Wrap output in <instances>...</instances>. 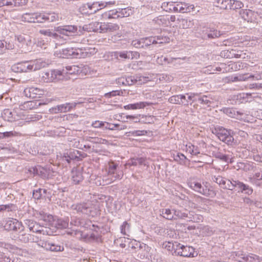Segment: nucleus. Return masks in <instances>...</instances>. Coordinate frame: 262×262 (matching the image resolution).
Listing matches in <instances>:
<instances>
[{
    "mask_svg": "<svg viewBox=\"0 0 262 262\" xmlns=\"http://www.w3.org/2000/svg\"><path fill=\"white\" fill-rule=\"evenodd\" d=\"M168 245H166V247H168V250H170V248L172 245V248L176 249L175 252L177 251L178 254L183 257H193L198 255V252L192 247H185L177 243H176L175 244L168 243Z\"/></svg>",
    "mask_w": 262,
    "mask_h": 262,
    "instance_id": "obj_1",
    "label": "nucleus"
},
{
    "mask_svg": "<svg viewBox=\"0 0 262 262\" xmlns=\"http://www.w3.org/2000/svg\"><path fill=\"white\" fill-rule=\"evenodd\" d=\"M187 184L189 188L204 195L212 196L215 195L214 191L211 189V186L207 183L203 186L199 182L190 180Z\"/></svg>",
    "mask_w": 262,
    "mask_h": 262,
    "instance_id": "obj_2",
    "label": "nucleus"
},
{
    "mask_svg": "<svg viewBox=\"0 0 262 262\" xmlns=\"http://www.w3.org/2000/svg\"><path fill=\"white\" fill-rule=\"evenodd\" d=\"M85 49L76 47H68L62 49L60 52L63 55L62 57L75 58H84L88 54Z\"/></svg>",
    "mask_w": 262,
    "mask_h": 262,
    "instance_id": "obj_3",
    "label": "nucleus"
},
{
    "mask_svg": "<svg viewBox=\"0 0 262 262\" xmlns=\"http://www.w3.org/2000/svg\"><path fill=\"white\" fill-rule=\"evenodd\" d=\"M62 79L63 74L60 70H50L42 73L41 80L44 82H51Z\"/></svg>",
    "mask_w": 262,
    "mask_h": 262,
    "instance_id": "obj_4",
    "label": "nucleus"
},
{
    "mask_svg": "<svg viewBox=\"0 0 262 262\" xmlns=\"http://www.w3.org/2000/svg\"><path fill=\"white\" fill-rule=\"evenodd\" d=\"M174 220H177L178 219H184L185 218L188 217L190 221H193L194 222H198L202 220L203 217L202 216H194L190 212L186 210H182L179 209L174 210Z\"/></svg>",
    "mask_w": 262,
    "mask_h": 262,
    "instance_id": "obj_5",
    "label": "nucleus"
},
{
    "mask_svg": "<svg viewBox=\"0 0 262 262\" xmlns=\"http://www.w3.org/2000/svg\"><path fill=\"white\" fill-rule=\"evenodd\" d=\"M216 136L219 139L228 145H232L234 141L233 136L231 135L230 131L221 127L216 130Z\"/></svg>",
    "mask_w": 262,
    "mask_h": 262,
    "instance_id": "obj_6",
    "label": "nucleus"
},
{
    "mask_svg": "<svg viewBox=\"0 0 262 262\" xmlns=\"http://www.w3.org/2000/svg\"><path fill=\"white\" fill-rule=\"evenodd\" d=\"M71 209L76 211L77 213L90 215L91 214L92 207L90 203H80L74 204L71 206Z\"/></svg>",
    "mask_w": 262,
    "mask_h": 262,
    "instance_id": "obj_7",
    "label": "nucleus"
},
{
    "mask_svg": "<svg viewBox=\"0 0 262 262\" xmlns=\"http://www.w3.org/2000/svg\"><path fill=\"white\" fill-rule=\"evenodd\" d=\"M173 11L182 13L193 12L195 7L193 5L185 2H177L176 6H173Z\"/></svg>",
    "mask_w": 262,
    "mask_h": 262,
    "instance_id": "obj_8",
    "label": "nucleus"
},
{
    "mask_svg": "<svg viewBox=\"0 0 262 262\" xmlns=\"http://www.w3.org/2000/svg\"><path fill=\"white\" fill-rule=\"evenodd\" d=\"M24 224L29 228L30 231L45 234L43 227L40 226L35 221L31 220H26L24 221Z\"/></svg>",
    "mask_w": 262,
    "mask_h": 262,
    "instance_id": "obj_9",
    "label": "nucleus"
},
{
    "mask_svg": "<svg viewBox=\"0 0 262 262\" xmlns=\"http://www.w3.org/2000/svg\"><path fill=\"white\" fill-rule=\"evenodd\" d=\"M118 165L113 162L108 163V174L110 176H112V181H114L118 179H121L123 176L122 171H117Z\"/></svg>",
    "mask_w": 262,
    "mask_h": 262,
    "instance_id": "obj_10",
    "label": "nucleus"
},
{
    "mask_svg": "<svg viewBox=\"0 0 262 262\" xmlns=\"http://www.w3.org/2000/svg\"><path fill=\"white\" fill-rule=\"evenodd\" d=\"M231 185H232L229 190H233L235 187L239 189V191L241 192L245 191V193L249 195L252 194L253 189L248 185L244 184L238 181L232 180L231 181Z\"/></svg>",
    "mask_w": 262,
    "mask_h": 262,
    "instance_id": "obj_11",
    "label": "nucleus"
},
{
    "mask_svg": "<svg viewBox=\"0 0 262 262\" xmlns=\"http://www.w3.org/2000/svg\"><path fill=\"white\" fill-rule=\"evenodd\" d=\"M221 35L220 31L213 28H206L202 31L203 38L205 39L218 38Z\"/></svg>",
    "mask_w": 262,
    "mask_h": 262,
    "instance_id": "obj_12",
    "label": "nucleus"
},
{
    "mask_svg": "<svg viewBox=\"0 0 262 262\" xmlns=\"http://www.w3.org/2000/svg\"><path fill=\"white\" fill-rule=\"evenodd\" d=\"M32 68V67L28 61L19 62L12 67V71L15 73L29 72L31 71Z\"/></svg>",
    "mask_w": 262,
    "mask_h": 262,
    "instance_id": "obj_13",
    "label": "nucleus"
},
{
    "mask_svg": "<svg viewBox=\"0 0 262 262\" xmlns=\"http://www.w3.org/2000/svg\"><path fill=\"white\" fill-rule=\"evenodd\" d=\"M77 30V26L74 25L59 26L55 28V31L61 34L66 36H69L71 33L76 32Z\"/></svg>",
    "mask_w": 262,
    "mask_h": 262,
    "instance_id": "obj_14",
    "label": "nucleus"
},
{
    "mask_svg": "<svg viewBox=\"0 0 262 262\" xmlns=\"http://www.w3.org/2000/svg\"><path fill=\"white\" fill-rule=\"evenodd\" d=\"M239 14L243 19L248 22L254 21L256 15L254 12L249 9L240 10Z\"/></svg>",
    "mask_w": 262,
    "mask_h": 262,
    "instance_id": "obj_15",
    "label": "nucleus"
},
{
    "mask_svg": "<svg viewBox=\"0 0 262 262\" xmlns=\"http://www.w3.org/2000/svg\"><path fill=\"white\" fill-rule=\"evenodd\" d=\"M213 182L218 184L223 189H229L232 186L231 185V181L226 180L225 178L222 176H218L217 177L214 176L212 178Z\"/></svg>",
    "mask_w": 262,
    "mask_h": 262,
    "instance_id": "obj_16",
    "label": "nucleus"
},
{
    "mask_svg": "<svg viewBox=\"0 0 262 262\" xmlns=\"http://www.w3.org/2000/svg\"><path fill=\"white\" fill-rule=\"evenodd\" d=\"M81 72V68L76 65L67 66L64 69H63L61 71L63 74V78L65 74H77L80 73Z\"/></svg>",
    "mask_w": 262,
    "mask_h": 262,
    "instance_id": "obj_17",
    "label": "nucleus"
},
{
    "mask_svg": "<svg viewBox=\"0 0 262 262\" xmlns=\"http://www.w3.org/2000/svg\"><path fill=\"white\" fill-rule=\"evenodd\" d=\"M103 23L95 22L91 23L88 25H84L83 27V29L88 31L99 32L102 33Z\"/></svg>",
    "mask_w": 262,
    "mask_h": 262,
    "instance_id": "obj_18",
    "label": "nucleus"
},
{
    "mask_svg": "<svg viewBox=\"0 0 262 262\" xmlns=\"http://www.w3.org/2000/svg\"><path fill=\"white\" fill-rule=\"evenodd\" d=\"M102 33H112L116 32L119 29V26L116 24L110 23H103L102 27Z\"/></svg>",
    "mask_w": 262,
    "mask_h": 262,
    "instance_id": "obj_19",
    "label": "nucleus"
},
{
    "mask_svg": "<svg viewBox=\"0 0 262 262\" xmlns=\"http://www.w3.org/2000/svg\"><path fill=\"white\" fill-rule=\"evenodd\" d=\"M177 21L183 29L191 28L194 25V20L187 18H178Z\"/></svg>",
    "mask_w": 262,
    "mask_h": 262,
    "instance_id": "obj_20",
    "label": "nucleus"
},
{
    "mask_svg": "<svg viewBox=\"0 0 262 262\" xmlns=\"http://www.w3.org/2000/svg\"><path fill=\"white\" fill-rule=\"evenodd\" d=\"M227 54V58H242L245 59L248 56L246 55V53L244 52L243 51H236L234 50H231L230 51H227L226 52Z\"/></svg>",
    "mask_w": 262,
    "mask_h": 262,
    "instance_id": "obj_21",
    "label": "nucleus"
},
{
    "mask_svg": "<svg viewBox=\"0 0 262 262\" xmlns=\"http://www.w3.org/2000/svg\"><path fill=\"white\" fill-rule=\"evenodd\" d=\"M31 66L32 67L31 71L38 70L42 68L46 67L48 63L42 59H38L34 61L30 62Z\"/></svg>",
    "mask_w": 262,
    "mask_h": 262,
    "instance_id": "obj_22",
    "label": "nucleus"
},
{
    "mask_svg": "<svg viewBox=\"0 0 262 262\" xmlns=\"http://www.w3.org/2000/svg\"><path fill=\"white\" fill-rule=\"evenodd\" d=\"M24 92L25 93H29V97L35 98L37 97V95H41L42 91L39 89L32 87L25 89Z\"/></svg>",
    "mask_w": 262,
    "mask_h": 262,
    "instance_id": "obj_23",
    "label": "nucleus"
},
{
    "mask_svg": "<svg viewBox=\"0 0 262 262\" xmlns=\"http://www.w3.org/2000/svg\"><path fill=\"white\" fill-rule=\"evenodd\" d=\"M222 111H223L224 113L231 118H237L239 115H243V113L236 111L235 109L233 108L224 107Z\"/></svg>",
    "mask_w": 262,
    "mask_h": 262,
    "instance_id": "obj_24",
    "label": "nucleus"
},
{
    "mask_svg": "<svg viewBox=\"0 0 262 262\" xmlns=\"http://www.w3.org/2000/svg\"><path fill=\"white\" fill-rule=\"evenodd\" d=\"M8 226V229L10 230L17 231V229H19L22 225L20 222H19L17 220H15L14 221H8L5 227H7Z\"/></svg>",
    "mask_w": 262,
    "mask_h": 262,
    "instance_id": "obj_25",
    "label": "nucleus"
},
{
    "mask_svg": "<svg viewBox=\"0 0 262 262\" xmlns=\"http://www.w3.org/2000/svg\"><path fill=\"white\" fill-rule=\"evenodd\" d=\"M186 150L187 152L194 156H197L201 153L199 147L190 143L186 145Z\"/></svg>",
    "mask_w": 262,
    "mask_h": 262,
    "instance_id": "obj_26",
    "label": "nucleus"
},
{
    "mask_svg": "<svg viewBox=\"0 0 262 262\" xmlns=\"http://www.w3.org/2000/svg\"><path fill=\"white\" fill-rule=\"evenodd\" d=\"M72 180L75 184H78L82 181L83 178L82 173L80 171L73 170L72 171Z\"/></svg>",
    "mask_w": 262,
    "mask_h": 262,
    "instance_id": "obj_27",
    "label": "nucleus"
},
{
    "mask_svg": "<svg viewBox=\"0 0 262 262\" xmlns=\"http://www.w3.org/2000/svg\"><path fill=\"white\" fill-rule=\"evenodd\" d=\"M145 159L142 157L131 159L128 162L127 165L130 166H137L138 165H146Z\"/></svg>",
    "mask_w": 262,
    "mask_h": 262,
    "instance_id": "obj_28",
    "label": "nucleus"
},
{
    "mask_svg": "<svg viewBox=\"0 0 262 262\" xmlns=\"http://www.w3.org/2000/svg\"><path fill=\"white\" fill-rule=\"evenodd\" d=\"M161 215L167 220H174V211L169 209H163L161 211Z\"/></svg>",
    "mask_w": 262,
    "mask_h": 262,
    "instance_id": "obj_29",
    "label": "nucleus"
},
{
    "mask_svg": "<svg viewBox=\"0 0 262 262\" xmlns=\"http://www.w3.org/2000/svg\"><path fill=\"white\" fill-rule=\"evenodd\" d=\"M63 250L64 248L63 246L50 242L49 243L48 249H47V251H50L52 252L62 251Z\"/></svg>",
    "mask_w": 262,
    "mask_h": 262,
    "instance_id": "obj_30",
    "label": "nucleus"
},
{
    "mask_svg": "<svg viewBox=\"0 0 262 262\" xmlns=\"http://www.w3.org/2000/svg\"><path fill=\"white\" fill-rule=\"evenodd\" d=\"M106 124L107 126H105L106 129L114 130L115 129L123 130L126 128V126L125 125H120L119 124H111L108 122H106Z\"/></svg>",
    "mask_w": 262,
    "mask_h": 262,
    "instance_id": "obj_31",
    "label": "nucleus"
},
{
    "mask_svg": "<svg viewBox=\"0 0 262 262\" xmlns=\"http://www.w3.org/2000/svg\"><path fill=\"white\" fill-rule=\"evenodd\" d=\"M132 248L136 249V251H143L148 249V246L146 244L136 241L132 243Z\"/></svg>",
    "mask_w": 262,
    "mask_h": 262,
    "instance_id": "obj_32",
    "label": "nucleus"
},
{
    "mask_svg": "<svg viewBox=\"0 0 262 262\" xmlns=\"http://www.w3.org/2000/svg\"><path fill=\"white\" fill-rule=\"evenodd\" d=\"M34 23H43L46 21V13H34Z\"/></svg>",
    "mask_w": 262,
    "mask_h": 262,
    "instance_id": "obj_33",
    "label": "nucleus"
},
{
    "mask_svg": "<svg viewBox=\"0 0 262 262\" xmlns=\"http://www.w3.org/2000/svg\"><path fill=\"white\" fill-rule=\"evenodd\" d=\"M2 116L5 120L11 122L14 120L12 112L9 109L4 110L2 114Z\"/></svg>",
    "mask_w": 262,
    "mask_h": 262,
    "instance_id": "obj_34",
    "label": "nucleus"
},
{
    "mask_svg": "<svg viewBox=\"0 0 262 262\" xmlns=\"http://www.w3.org/2000/svg\"><path fill=\"white\" fill-rule=\"evenodd\" d=\"M119 14L118 16L119 17H127L132 14L133 10L131 8H119Z\"/></svg>",
    "mask_w": 262,
    "mask_h": 262,
    "instance_id": "obj_35",
    "label": "nucleus"
},
{
    "mask_svg": "<svg viewBox=\"0 0 262 262\" xmlns=\"http://www.w3.org/2000/svg\"><path fill=\"white\" fill-rule=\"evenodd\" d=\"M34 13H26L24 14L21 16V19L24 21L28 23H34Z\"/></svg>",
    "mask_w": 262,
    "mask_h": 262,
    "instance_id": "obj_36",
    "label": "nucleus"
},
{
    "mask_svg": "<svg viewBox=\"0 0 262 262\" xmlns=\"http://www.w3.org/2000/svg\"><path fill=\"white\" fill-rule=\"evenodd\" d=\"M46 21L54 22L58 20V15L55 13H46Z\"/></svg>",
    "mask_w": 262,
    "mask_h": 262,
    "instance_id": "obj_37",
    "label": "nucleus"
},
{
    "mask_svg": "<svg viewBox=\"0 0 262 262\" xmlns=\"http://www.w3.org/2000/svg\"><path fill=\"white\" fill-rule=\"evenodd\" d=\"M131 45L136 48H145L143 38L133 40L131 42Z\"/></svg>",
    "mask_w": 262,
    "mask_h": 262,
    "instance_id": "obj_38",
    "label": "nucleus"
},
{
    "mask_svg": "<svg viewBox=\"0 0 262 262\" xmlns=\"http://www.w3.org/2000/svg\"><path fill=\"white\" fill-rule=\"evenodd\" d=\"M145 106L144 103L139 102L134 104H129L124 106L126 110H135L138 108H141Z\"/></svg>",
    "mask_w": 262,
    "mask_h": 262,
    "instance_id": "obj_39",
    "label": "nucleus"
},
{
    "mask_svg": "<svg viewBox=\"0 0 262 262\" xmlns=\"http://www.w3.org/2000/svg\"><path fill=\"white\" fill-rule=\"evenodd\" d=\"M42 170H43V169L41 167H31L28 170V172L30 173V174H32L33 176H41L42 173Z\"/></svg>",
    "mask_w": 262,
    "mask_h": 262,
    "instance_id": "obj_40",
    "label": "nucleus"
},
{
    "mask_svg": "<svg viewBox=\"0 0 262 262\" xmlns=\"http://www.w3.org/2000/svg\"><path fill=\"white\" fill-rule=\"evenodd\" d=\"M119 9L118 10H112L109 11L108 12L105 13L106 17L108 18H117L119 17L118 14H119Z\"/></svg>",
    "mask_w": 262,
    "mask_h": 262,
    "instance_id": "obj_41",
    "label": "nucleus"
},
{
    "mask_svg": "<svg viewBox=\"0 0 262 262\" xmlns=\"http://www.w3.org/2000/svg\"><path fill=\"white\" fill-rule=\"evenodd\" d=\"M53 111H54L55 113L61 112L66 113L68 112L66 103L56 106L55 107L53 108Z\"/></svg>",
    "mask_w": 262,
    "mask_h": 262,
    "instance_id": "obj_42",
    "label": "nucleus"
},
{
    "mask_svg": "<svg viewBox=\"0 0 262 262\" xmlns=\"http://www.w3.org/2000/svg\"><path fill=\"white\" fill-rule=\"evenodd\" d=\"M221 1V5H220V8L223 9H230L231 5V0H217L216 3L219 4Z\"/></svg>",
    "mask_w": 262,
    "mask_h": 262,
    "instance_id": "obj_43",
    "label": "nucleus"
},
{
    "mask_svg": "<svg viewBox=\"0 0 262 262\" xmlns=\"http://www.w3.org/2000/svg\"><path fill=\"white\" fill-rule=\"evenodd\" d=\"M136 84L141 85L146 83L149 81V78L140 75H136Z\"/></svg>",
    "mask_w": 262,
    "mask_h": 262,
    "instance_id": "obj_44",
    "label": "nucleus"
},
{
    "mask_svg": "<svg viewBox=\"0 0 262 262\" xmlns=\"http://www.w3.org/2000/svg\"><path fill=\"white\" fill-rule=\"evenodd\" d=\"M229 9L235 10L241 9L243 7V4L238 1L231 0Z\"/></svg>",
    "mask_w": 262,
    "mask_h": 262,
    "instance_id": "obj_45",
    "label": "nucleus"
},
{
    "mask_svg": "<svg viewBox=\"0 0 262 262\" xmlns=\"http://www.w3.org/2000/svg\"><path fill=\"white\" fill-rule=\"evenodd\" d=\"M143 40H144V46L145 48L150 46L152 44L157 43V42L156 41V38H154V37L143 38Z\"/></svg>",
    "mask_w": 262,
    "mask_h": 262,
    "instance_id": "obj_46",
    "label": "nucleus"
},
{
    "mask_svg": "<svg viewBox=\"0 0 262 262\" xmlns=\"http://www.w3.org/2000/svg\"><path fill=\"white\" fill-rule=\"evenodd\" d=\"M197 102L200 103L201 104H206L207 105H209L211 101L209 99L207 96L204 95L203 96H200L198 95V97L197 98Z\"/></svg>",
    "mask_w": 262,
    "mask_h": 262,
    "instance_id": "obj_47",
    "label": "nucleus"
},
{
    "mask_svg": "<svg viewBox=\"0 0 262 262\" xmlns=\"http://www.w3.org/2000/svg\"><path fill=\"white\" fill-rule=\"evenodd\" d=\"M173 60V58H168L166 57L162 56L157 58V62L161 64H166L171 62Z\"/></svg>",
    "mask_w": 262,
    "mask_h": 262,
    "instance_id": "obj_48",
    "label": "nucleus"
},
{
    "mask_svg": "<svg viewBox=\"0 0 262 262\" xmlns=\"http://www.w3.org/2000/svg\"><path fill=\"white\" fill-rule=\"evenodd\" d=\"M73 154H75V151H70L69 153L64 154V155L62 157V160L66 161L68 163H70L71 160H73L77 157L76 156H74Z\"/></svg>",
    "mask_w": 262,
    "mask_h": 262,
    "instance_id": "obj_49",
    "label": "nucleus"
},
{
    "mask_svg": "<svg viewBox=\"0 0 262 262\" xmlns=\"http://www.w3.org/2000/svg\"><path fill=\"white\" fill-rule=\"evenodd\" d=\"M154 38H156V41L157 42V43L160 44L169 42L170 40L169 37L162 35L155 36Z\"/></svg>",
    "mask_w": 262,
    "mask_h": 262,
    "instance_id": "obj_50",
    "label": "nucleus"
},
{
    "mask_svg": "<svg viewBox=\"0 0 262 262\" xmlns=\"http://www.w3.org/2000/svg\"><path fill=\"white\" fill-rule=\"evenodd\" d=\"M222 70V69L220 67H216L214 68V67L212 66H209L206 67L204 72L208 74H214L216 71L220 72Z\"/></svg>",
    "mask_w": 262,
    "mask_h": 262,
    "instance_id": "obj_51",
    "label": "nucleus"
},
{
    "mask_svg": "<svg viewBox=\"0 0 262 262\" xmlns=\"http://www.w3.org/2000/svg\"><path fill=\"white\" fill-rule=\"evenodd\" d=\"M181 99L180 95H174L169 98V101L171 103L181 104L183 103Z\"/></svg>",
    "mask_w": 262,
    "mask_h": 262,
    "instance_id": "obj_52",
    "label": "nucleus"
},
{
    "mask_svg": "<svg viewBox=\"0 0 262 262\" xmlns=\"http://www.w3.org/2000/svg\"><path fill=\"white\" fill-rule=\"evenodd\" d=\"M86 5L90 10H91V13H95L101 9V8H98V2H94L92 4H87Z\"/></svg>",
    "mask_w": 262,
    "mask_h": 262,
    "instance_id": "obj_53",
    "label": "nucleus"
},
{
    "mask_svg": "<svg viewBox=\"0 0 262 262\" xmlns=\"http://www.w3.org/2000/svg\"><path fill=\"white\" fill-rule=\"evenodd\" d=\"M31 234L28 233L21 234L19 235L18 238L21 242L27 243L30 242Z\"/></svg>",
    "mask_w": 262,
    "mask_h": 262,
    "instance_id": "obj_54",
    "label": "nucleus"
},
{
    "mask_svg": "<svg viewBox=\"0 0 262 262\" xmlns=\"http://www.w3.org/2000/svg\"><path fill=\"white\" fill-rule=\"evenodd\" d=\"M56 225L58 228H66L68 227L69 224L67 221L59 219L57 221Z\"/></svg>",
    "mask_w": 262,
    "mask_h": 262,
    "instance_id": "obj_55",
    "label": "nucleus"
},
{
    "mask_svg": "<svg viewBox=\"0 0 262 262\" xmlns=\"http://www.w3.org/2000/svg\"><path fill=\"white\" fill-rule=\"evenodd\" d=\"M126 85H132L133 84H136V76H130L127 77H125Z\"/></svg>",
    "mask_w": 262,
    "mask_h": 262,
    "instance_id": "obj_56",
    "label": "nucleus"
},
{
    "mask_svg": "<svg viewBox=\"0 0 262 262\" xmlns=\"http://www.w3.org/2000/svg\"><path fill=\"white\" fill-rule=\"evenodd\" d=\"M122 255V254L116 253L115 254H111L110 256V258H109L110 262L112 261L115 262H119L122 259L120 258L121 256Z\"/></svg>",
    "mask_w": 262,
    "mask_h": 262,
    "instance_id": "obj_57",
    "label": "nucleus"
},
{
    "mask_svg": "<svg viewBox=\"0 0 262 262\" xmlns=\"http://www.w3.org/2000/svg\"><path fill=\"white\" fill-rule=\"evenodd\" d=\"M129 224L126 222H123V224L121 225V226L120 227L121 232L122 234L126 235V234H127V232L129 231Z\"/></svg>",
    "mask_w": 262,
    "mask_h": 262,
    "instance_id": "obj_58",
    "label": "nucleus"
},
{
    "mask_svg": "<svg viewBox=\"0 0 262 262\" xmlns=\"http://www.w3.org/2000/svg\"><path fill=\"white\" fill-rule=\"evenodd\" d=\"M107 122H103L99 120L95 121L92 124V126L94 128H101L105 126Z\"/></svg>",
    "mask_w": 262,
    "mask_h": 262,
    "instance_id": "obj_59",
    "label": "nucleus"
},
{
    "mask_svg": "<svg viewBox=\"0 0 262 262\" xmlns=\"http://www.w3.org/2000/svg\"><path fill=\"white\" fill-rule=\"evenodd\" d=\"M121 93H122V92H121L120 91H113L112 92L105 94L104 97L109 98L112 97L119 96L120 95Z\"/></svg>",
    "mask_w": 262,
    "mask_h": 262,
    "instance_id": "obj_60",
    "label": "nucleus"
},
{
    "mask_svg": "<svg viewBox=\"0 0 262 262\" xmlns=\"http://www.w3.org/2000/svg\"><path fill=\"white\" fill-rule=\"evenodd\" d=\"M17 133L14 131L2 132L3 138H9L16 136Z\"/></svg>",
    "mask_w": 262,
    "mask_h": 262,
    "instance_id": "obj_61",
    "label": "nucleus"
},
{
    "mask_svg": "<svg viewBox=\"0 0 262 262\" xmlns=\"http://www.w3.org/2000/svg\"><path fill=\"white\" fill-rule=\"evenodd\" d=\"M129 133L134 136H143L146 134L147 132L144 130H134L132 132H129Z\"/></svg>",
    "mask_w": 262,
    "mask_h": 262,
    "instance_id": "obj_62",
    "label": "nucleus"
},
{
    "mask_svg": "<svg viewBox=\"0 0 262 262\" xmlns=\"http://www.w3.org/2000/svg\"><path fill=\"white\" fill-rule=\"evenodd\" d=\"M187 159L186 157L183 154L178 153L174 157V160L177 161H185Z\"/></svg>",
    "mask_w": 262,
    "mask_h": 262,
    "instance_id": "obj_63",
    "label": "nucleus"
},
{
    "mask_svg": "<svg viewBox=\"0 0 262 262\" xmlns=\"http://www.w3.org/2000/svg\"><path fill=\"white\" fill-rule=\"evenodd\" d=\"M119 56L124 59H129L130 56H129V51H122L119 52Z\"/></svg>",
    "mask_w": 262,
    "mask_h": 262,
    "instance_id": "obj_64",
    "label": "nucleus"
}]
</instances>
